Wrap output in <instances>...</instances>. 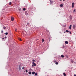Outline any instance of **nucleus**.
Wrapping results in <instances>:
<instances>
[{"label": "nucleus", "instance_id": "nucleus-1", "mask_svg": "<svg viewBox=\"0 0 76 76\" xmlns=\"http://www.w3.org/2000/svg\"><path fill=\"white\" fill-rule=\"evenodd\" d=\"M75 5V3H72V7L73 8L74 7V5Z\"/></svg>", "mask_w": 76, "mask_h": 76}, {"label": "nucleus", "instance_id": "nucleus-2", "mask_svg": "<svg viewBox=\"0 0 76 76\" xmlns=\"http://www.w3.org/2000/svg\"><path fill=\"white\" fill-rule=\"evenodd\" d=\"M11 20L12 21H13L14 20V18L13 17H11Z\"/></svg>", "mask_w": 76, "mask_h": 76}, {"label": "nucleus", "instance_id": "nucleus-3", "mask_svg": "<svg viewBox=\"0 0 76 76\" xmlns=\"http://www.w3.org/2000/svg\"><path fill=\"white\" fill-rule=\"evenodd\" d=\"M75 27H76V26H75V25H74L73 26V29H75Z\"/></svg>", "mask_w": 76, "mask_h": 76}, {"label": "nucleus", "instance_id": "nucleus-4", "mask_svg": "<svg viewBox=\"0 0 76 76\" xmlns=\"http://www.w3.org/2000/svg\"><path fill=\"white\" fill-rule=\"evenodd\" d=\"M53 3V1H50V4H52V3Z\"/></svg>", "mask_w": 76, "mask_h": 76}, {"label": "nucleus", "instance_id": "nucleus-5", "mask_svg": "<svg viewBox=\"0 0 76 76\" xmlns=\"http://www.w3.org/2000/svg\"><path fill=\"white\" fill-rule=\"evenodd\" d=\"M25 14L26 15H28V12L27 11H25Z\"/></svg>", "mask_w": 76, "mask_h": 76}, {"label": "nucleus", "instance_id": "nucleus-6", "mask_svg": "<svg viewBox=\"0 0 76 76\" xmlns=\"http://www.w3.org/2000/svg\"><path fill=\"white\" fill-rule=\"evenodd\" d=\"M63 6V4H61L60 5V6L61 7H62Z\"/></svg>", "mask_w": 76, "mask_h": 76}, {"label": "nucleus", "instance_id": "nucleus-7", "mask_svg": "<svg viewBox=\"0 0 76 76\" xmlns=\"http://www.w3.org/2000/svg\"><path fill=\"white\" fill-rule=\"evenodd\" d=\"M33 64L34 66H36V64H35L34 62H33Z\"/></svg>", "mask_w": 76, "mask_h": 76}, {"label": "nucleus", "instance_id": "nucleus-8", "mask_svg": "<svg viewBox=\"0 0 76 76\" xmlns=\"http://www.w3.org/2000/svg\"><path fill=\"white\" fill-rule=\"evenodd\" d=\"M19 70H21V68H20V65H19Z\"/></svg>", "mask_w": 76, "mask_h": 76}, {"label": "nucleus", "instance_id": "nucleus-9", "mask_svg": "<svg viewBox=\"0 0 76 76\" xmlns=\"http://www.w3.org/2000/svg\"><path fill=\"white\" fill-rule=\"evenodd\" d=\"M61 57H62V58H64V55H61Z\"/></svg>", "mask_w": 76, "mask_h": 76}, {"label": "nucleus", "instance_id": "nucleus-10", "mask_svg": "<svg viewBox=\"0 0 76 76\" xmlns=\"http://www.w3.org/2000/svg\"><path fill=\"white\" fill-rule=\"evenodd\" d=\"M18 39L20 41H22V39L20 38H18Z\"/></svg>", "mask_w": 76, "mask_h": 76}, {"label": "nucleus", "instance_id": "nucleus-11", "mask_svg": "<svg viewBox=\"0 0 76 76\" xmlns=\"http://www.w3.org/2000/svg\"><path fill=\"white\" fill-rule=\"evenodd\" d=\"M71 28H72V25H71L69 26V29H70Z\"/></svg>", "mask_w": 76, "mask_h": 76}, {"label": "nucleus", "instance_id": "nucleus-12", "mask_svg": "<svg viewBox=\"0 0 76 76\" xmlns=\"http://www.w3.org/2000/svg\"><path fill=\"white\" fill-rule=\"evenodd\" d=\"M65 44H68V42H67V41H66L65 42Z\"/></svg>", "mask_w": 76, "mask_h": 76}, {"label": "nucleus", "instance_id": "nucleus-13", "mask_svg": "<svg viewBox=\"0 0 76 76\" xmlns=\"http://www.w3.org/2000/svg\"><path fill=\"white\" fill-rule=\"evenodd\" d=\"M35 72H32V75H34V74H35Z\"/></svg>", "mask_w": 76, "mask_h": 76}, {"label": "nucleus", "instance_id": "nucleus-14", "mask_svg": "<svg viewBox=\"0 0 76 76\" xmlns=\"http://www.w3.org/2000/svg\"><path fill=\"white\" fill-rule=\"evenodd\" d=\"M63 75H64V76H66V73L64 72L63 73Z\"/></svg>", "mask_w": 76, "mask_h": 76}, {"label": "nucleus", "instance_id": "nucleus-15", "mask_svg": "<svg viewBox=\"0 0 76 76\" xmlns=\"http://www.w3.org/2000/svg\"><path fill=\"white\" fill-rule=\"evenodd\" d=\"M65 31L66 32H67V33L69 32V31L67 30H66Z\"/></svg>", "mask_w": 76, "mask_h": 76}, {"label": "nucleus", "instance_id": "nucleus-16", "mask_svg": "<svg viewBox=\"0 0 76 76\" xmlns=\"http://www.w3.org/2000/svg\"><path fill=\"white\" fill-rule=\"evenodd\" d=\"M28 74L29 75H31V72H28Z\"/></svg>", "mask_w": 76, "mask_h": 76}, {"label": "nucleus", "instance_id": "nucleus-17", "mask_svg": "<svg viewBox=\"0 0 76 76\" xmlns=\"http://www.w3.org/2000/svg\"><path fill=\"white\" fill-rule=\"evenodd\" d=\"M11 4H12V2H10L9 3V5H11Z\"/></svg>", "mask_w": 76, "mask_h": 76}, {"label": "nucleus", "instance_id": "nucleus-18", "mask_svg": "<svg viewBox=\"0 0 76 76\" xmlns=\"http://www.w3.org/2000/svg\"><path fill=\"white\" fill-rule=\"evenodd\" d=\"M25 10H26V9H25V8H23V10L25 11Z\"/></svg>", "mask_w": 76, "mask_h": 76}, {"label": "nucleus", "instance_id": "nucleus-19", "mask_svg": "<svg viewBox=\"0 0 76 76\" xmlns=\"http://www.w3.org/2000/svg\"><path fill=\"white\" fill-rule=\"evenodd\" d=\"M15 32H17V28H15Z\"/></svg>", "mask_w": 76, "mask_h": 76}, {"label": "nucleus", "instance_id": "nucleus-20", "mask_svg": "<svg viewBox=\"0 0 76 76\" xmlns=\"http://www.w3.org/2000/svg\"><path fill=\"white\" fill-rule=\"evenodd\" d=\"M4 29H6V27H3Z\"/></svg>", "mask_w": 76, "mask_h": 76}, {"label": "nucleus", "instance_id": "nucleus-21", "mask_svg": "<svg viewBox=\"0 0 76 76\" xmlns=\"http://www.w3.org/2000/svg\"><path fill=\"white\" fill-rule=\"evenodd\" d=\"M56 64H58V62H56Z\"/></svg>", "mask_w": 76, "mask_h": 76}, {"label": "nucleus", "instance_id": "nucleus-22", "mask_svg": "<svg viewBox=\"0 0 76 76\" xmlns=\"http://www.w3.org/2000/svg\"><path fill=\"white\" fill-rule=\"evenodd\" d=\"M37 73H35V76H37Z\"/></svg>", "mask_w": 76, "mask_h": 76}, {"label": "nucleus", "instance_id": "nucleus-23", "mask_svg": "<svg viewBox=\"0 0 76 76\" xmlns=\"http://www.w3.org/2000/svg\"><path fill=\"white\" fill-rule=\"evenodd\" d=\"M8 34V33L7 32H6L5 33V34L7 35Z\"/></svg>", "mask_w": 76, "mask_h": 76}, {"label": "nucleus", "instance_id": "nucleus-24", "mask_svg": "<svg viewBox=\"0 0 76 76\" xmlns=\"http://www.w3.org/2000/svg\"><path fill=\"white\" fill-rule=\"evenodd\" d=\"M35 60H33L32 61L33 62H35Z\"/></svg>", "mask_w": 76, "mask_h": 76}, {"label": "nucleus", "instance_id": "nucleus-25", "mask_svg": "<svg viewBox=\"0 0 76 76\" xmlns=\"http://www.w3.org/2000/svg\"><path fill=\"white\" fill-rule=\"evenodd\" d=\"M26 73L28 72V70L27 69L26 70Z\"/></svg>", "mask_w": 76, "mask_h": 76}, {"label": "nucleus", "instance_id": "nucleus-26", "mask_svg": "<svg viewBox=\"0 0 76 76\" xmlns=\"http://www.w3.org/2000/svg\"><path fill=\"white\" fill-rule=\"evenodd\" d=\"M44 42V39H42V42Z\"/></svg>", "mask_w": 76, "mask_h": 76}, {"label": "nucleus", "instance_id": "nucleus-27", "mask_svg": "<svg viewBox=\"0 0 76 76\" xmlns=\"http://www.w3.org/2000/svg\"><path fill=\"white\" fill-rule=\"evenodd\" d=\"M25 67H24V66H23V68H22V69H23H23H24V68Z\"/></svg>", "mask_w": 76, "mask_h": 76}, {"label": "nucleus", "instance_id": "nucleus-28", "mask_svg": "<svg viewBox=\"0 0 76 76\" xmlns=\"http://www.w3.org/2000/svg\"><path fill=\"white\" fill-rule=\"evenodd\" d=\"M69 32L70 34H71V31H69Z\"/></svg>", "mask_w": 76, "mask_h": 76}, {"label": "nucleus", "instance_id": "nucleus-29", "mask_svg": "<svg viewBox=\"0 0 76 76\" xmlns=\"http://www.w3.org/2000/svg\"><path fill=\"white\" fill-rule=\"evenodd\" d=\"M74 61H73V60L71 61L72 63H73Z\"/></svg>", "mask_w": 76, "mask_h": 76}, {"label": "nucleus", "instance_id": "nucleus-30", "mask_svg": "<svg viewBox=\"0 0 76 76\" xmlns=\"http://www.w3.org/2000/svg\"><path fill=\"white\" fill-rule=\"evenodd\" d=\"M75 11H76V10H74V11H73V12H75Z\"/></svg>", "mask_w": 76, "mask_h": 76}, {"label": "nucleus", "instance_id": "nucleus-31", "mask_svg": "<svg viewBox=\"0 0 76 76\" xmlns=\"http://www.w3.org/2000/svg\"><path fill=\"white\" fill-rule=\"evenodd\" d=\"M3 30H1V33H3Z\"/></svg>", "mask_w": 76, "mask_h": 76}, {"label": "nucleus", "instance_id": "nucleus-32", "mask_svg": "<svg viewBox=\"0 0 76 76\" xmlns=\"http://www.w3.org/2000/svg\"><path fill=\"white\" fill-rule=\"evenodd\" d=\"M4 38H5L6 39V38H7V37L6 36Z\"/></svg>", "mask_w": 76, "mask_h": 76}, {"label": "nucleus", "instance_id": "nucleus-33", "mask_svg": "<svg viewBox=\"0 0 76 76\" xmlns=\"http://www.w3.org/2000/svg\"><path fill=\"white\" fill-rule=\"evenodd\" d=\"M74 76H76V74L74 75Z\"/></svg>", "mask_w": 76, "mask_h": 76}, {"label": "nucleus", "instance_id": "nucleus-34", "mask_svg": "<svg viewBox=\"0 0 76 76\" xmlns=\"http://www.w3.org/2000/svg\"><path fill=\"white\" fill-rule=\"evenodd\" d=\"M4 38H2V39H4Z\"/></svg>", "mask_w": 76, "mask_h": 76}, {"label": "nucleus", "instance_id": "nucleus-35", "mask_svg": "<svg viewBox=\"0 0 76 76\" xmlns=\"http://www.w3.org/2000/svg\"><path fill=\"white\" fill-rule=\"evenodd\" d=\"M64 46H63V48H64Z\"/></svg>", "mask_w": 76, "mask_h": 76}, {"label": "nucleus", "instance_id": "nucleus-36", "mask_svg": "<svg viewBox=\"0 0 76 76\" xmlns=\"http://www.w3.org/2000/svg\"><path fill=\"white\" fill-rule=\"evenodd\" d=\"M64 33H66V32H64Z\"/></svg>", "mask_w": 76, "mask_h": 76}, {"label": "nucleus", "instance_id": "nucleus-37", "mask_svg": "<svg viewBox=\"0 0 76 76\" xmlns=\"http://www.w3.org/2000/svg\"><path fill=\"white\" fill-rule=\"evenodd\" d=\"M32 66H34V65H32Z\"/></svg>", "mask_w": 76, "mask_h": 76}, {"label": "nucleus", "instance_id": "nucleus-38", "mask_svg": "<svg viewBox=\"0 0 76 76\" xmlns=\"http://www.w3.org/2000/svg\"><path fill=\"white\" fill-rule=\"evenodd\" d=\"M60 1H61L62 0H59Z\"/></svg>", "mask_w": 76, "mask_h": 76}, {"label": "nucleus", "instance_id": "nucleus-39", "mask_svg": "<svg viewBox=\"0 0 76 76\" xmlns=\"http://www.w3.org/2000/svg\"><path fill=\"white\" fill-rule=\"evenodd\" d=\"M54 62H56V61H54Z\"/></svg>", "mask_w": 76, "mask_h": 76}, {"label": "nucleus", "instance_id": "nucleus-40", "mask_svg": "<svg viewBox=\"0 0 76 76\" xmlns=\"http://www.w3.org/2000/svg\"><path fill=\"white\" fill-rule=\"evenodd\" d=\"M65 0H63V1H64Z\"/></svg>", "mask_w": 76, "mask_h": 76}, {"label": "nucleus", "instance_id": "nucleus-41", "mask_svg": "<svg viewBox=\"0 0 76 76\" xmlns=\"http://www.w3.org/2000/svg\"><path fill=\"white\" fill-rule=\"evenodd\" d=\"M28 24H29V23H27V24L28 25Z\"/></svg>", "mask_w": 76, "mask_h": 76}]
</instances>
